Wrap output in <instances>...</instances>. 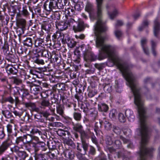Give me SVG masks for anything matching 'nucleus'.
Returning <instances> with one entry per match:
<instances>
[{"label":"nucleus","mask_w":160,"mask_h":160,"mask_svg":"<svg viewBox=\"0 0 160 160\" xmlns=\"http://www.w3.org/2000/svg\"><path fill=\"white\" fill-rule=\"evenodd\" d=\"M107 31L101 32L100 30L94 32L96 46L100 49L97 59L101 60L105 58L104 54L107 55L111 62L116 65L121 72L122 74L127 81L129 87L134 97V103L138 109L139 118H147L145 109L141 99L140 91L141 88L138 86L137 77L132 73L129 69L128 64L122 62L116 51L115 48L111 45L105 44V37L102 34Z\"/></svg>","instance_id":"obj_1"},{"label":"nucleus","mask_w":160,"mask_h":160,"mask_svg":"<svg viewBox=\"0 0 160 160\" xmlns=\"http://www.w3.org/2000/svg\"><path fill=\"white\" fill-rule=\"evenodd\" d=\"M97 3L96 13L93 12L94 9L92 5L88 2L86 6L85 10L89 14L90 19L97 21L94 26V32L100 30L101 32L108 31V28L105 23L102 20V3L103 0H96Z\"/></svg>","instance_id":"obj_2"},{"label":"nucleus","mask_w":160,"mask_h":160,"mask_svg":"<svg viewBox=\"0 0 160 160\" xmlns=\"http://www.w3.org/2000/svg\"><path fill=\"white\" fill-rule=\"evenodd\" d=\"M57 134L63 138L64 143L69 146H73L74 143L73 141L69 137L70 133L67 131L63 130L62 129H59L57 132Z\"/></svg>","instance_id":"obj_3"},{"label":"nucleus","mask_w":160,"mask_h":160,"mask_svg":"<svg viewBox=\"0 0 160 160\" xmlns=\"http://www.w3.org/2000/svg\"><path fill=\"white\" fill-rule=\"evenodd\" d=\"M36 112L39 115H34L35 118L37 119V122L44 123L46 125L45 127H46V125H47V122H45L44 119L42 118V116L45 118L46 120H47L48 118L51 115L50 113L47 111L40 110L39 108L38 111Z\"/></svg>","instance_id":"obj_4"},{"label":"nucleus","mask_w":160,"mask_h":160,"mask_svg":"<svg viewBox=\"0 0 160 160\" xmlns=\"http://www.w3.org/2000/svg\"><path fill=\"white\" fill-rule=\"evenodd\" d=\"M57 3V1L56 0H50L48 4L47 3V2L44 3V8L48 11L56 10L58 9Z\"/></svg>","instance_id":"obj_5"},{"label":"nucleus","mask_w":160,"mask_h":160,"mask_svg":"<svg viewBox=\"0 0 160 160\" xmlns=\"http://www.w3.org/2000/svg\"><path fill=\"white\" fill-rule=\"evenodd\" d=\"M11 150L17 154L19 160H25L26 158L28 156L25 151H20L19 148L18 146H15L13 149H11Z\"/></svg>","instance_id":"obj_6"},{"label":"nucleus","mask_w":160,"mask_h":160,"mask_svg":"<svg viewBox=\"0 0 160 160\" xmlns=\"http://www.w3.org/2000/svg\"><path fill=\"white\" fill-rule=\"evenodd\" d=\"M26 83L27 84V86H28V88H29L32 93L34 95L37 94L40 91L41 87L40 86H37L34 83L32 82L29 81H27Z\"/></svg>","instance_id":"obj_7"},{"label":"nucleus","mask_w":160,"mask_h":160,"mask_svg":"<svg viewBox=\"0 0 160 160\" xmlns=\"http://www.w3.org/2000/svg\"><path fill=\"white\" fill-rule=\"evenodd\" d=\"M50 103L49 100L45 98H43L41 102V107L42 108H45L46 107H49V109L51 112H52V115L55 116H57V114L55 113V108H53L51 107Z\"/></svg>","instance_id":"obj_8"},{"label":"nucleus","mask_w":160,"mask_h":160,"mask_svg":"<svg viewBox=\"0 0 160 160\" xmlns=\"http://www.w3.org/2000/svg\"><path fill=\"white\" fill-rule=\"evenodd\" d=\"M41 48H37L36 49V51L38 53L41 54L42 57H45V59H44V61L46 62H47L50 59V56L49 55V53L50 54L51 53L46 50L45 47H41Z\"/></svg>","instance_id":"obj_9"},{"label":"nucleus","mask_w":160,"mask_h":160,"mask_svg":"<svg viewBox=\"0 0 160 160\" xmlns=\"http://www.w3.org/2000/svg\"><path fill=\"white\" fill-rule=\"evenodd\" d=\"M35 152L40 150L43 151H46L47 149V147L43 142H40L37 144H34L33 146Z\"/></svg>","instance_id":"obj_10"},{"label":"nucleus","mask_w":160,"mask_h":160,"mask_svg":"<svg viewBox=\"0 0 160 160\" xmlns=\"http://www.w3.org/2000/svg\"><path fill=\"white\" fill-rule=\"evenodd\" d=\"M160 30V21L157 18L154 22V36L157 38H158Z\"/></svg>","instance_id":"obj_11"},{"label":"nucleus","mask_w":160,"mask_h":160,"mask_svg":"<svg viewBox=\"0 0 160 160\" xmlns=\"http://www.w3.org/2000/svg\"><path fill=\"white\" fill-rule=\"evenodd\" d=\"M73 29L75 32L83 31L85 28L84 22L83 21L77 22Z\"/></svg>","instance_id":"obj_12"},{"label":"nucleus","mask_w":160,"mask_h":160,"mask_svg":"<svg viewBox=\"0 0 160 160\" xmlns=\"http://www.w3.org/2000/svg\"><path fill=\"white\" fill-rule=\"evenodd\" d=\"M52 37L53 41H54L56 39H57L58 41H60L61 40L63 43H64L63 36L60 32L59 31L56 32L52 35Z\"/></svg>","instance_id":"obj_13"},{"label":"nucleus","mask_w":160,"mask_h":160,"mask_svg":"<svg viewBox=\"0 0 160 160\" xmlns=\"http://www.w3.org/2000/svg\"><path fill=\"white\" fill-rule=\"evenodd\" d=\"M7 72L8 74H16L18 72V70L12 65L8 64L6 67Z\"/></svg>","instance_id":"obj_14"},{"label":"nucleus","mask_w":160,"mask_h":160,"mask_svg":"<svg viewBox=\"0 0 160 160\" xmlns=\"http://www.w3.org/2000/svg\"><path fill=\"white\" fill-rule=\"evenodd\" d=\"M23 105H24L26 108H30L33 111L38 112V108L36 107L35 104L31 102H24L22 103Z\"/></svg>","instance_id":"obj_15"},{"label":"nucleus","mask_w":160,"mask_h":160,"mask_svg":"<svg viewBox=\"0 0 160 160\" xmlns=\"http://www.w3.org/2000/svg\"><path fill=\"white\" fill-rule=\"evenodd\" d=\"M50 59H52L54 62L59 63L60 62L61 57L60 55L58 53L55 52H52L51 53H50Z\"/></svg>","instance_id":"obj_16"},{"label":"nucleus","mask_w":160,"mask_h":160,"mask_svg":"<svg viewBox=\"0 0 160 160\" xmlns=\"http://www.w3.org/2000/svg\"><path fill=\"white\" fill-rule=\"evenodd\" d=\"M11 144L7 142H3L0 146V155H2L10 147Z\"/></svg>","instance_id":"obj_17"},{"label":"nucleus","mask_w":160,"mask_h":160,"mask_svg":"<svg viewBox=\"0 0 160 160\" xmlns=\"http://www.w3.org/2000/svg\"><path fill=\"white\" fill-rule=\"evenodd\" d=\"M46 45L44 40L42 38H38L35 41V45L37 48H42L41 47H45Z\"/></svg>","instance_id":"obj_18"},{"label":"nucleus","mask_w":160,"mask_h":160,"mask_svg":"<svg viewBox=\"0 0 160 160\" xmlns=\"http://www.w3.org/2000/svg\"><path fill=\"white\" fill-rule=\"evenodd\" d=\"M66 42L68 47L70 48H73L76 45L77 42L73 39H71L70 38L67 37L66 38L64 43Z\"/></svg>","instance_id":"obj_19"},{"label":"nucleus","mask_w":160,"mask_h":160,"mask_svg":"<svg viewBox=\"0 0 160 160\" xmlns=\"http://www.w3.org/2000/svg\"><path fill=\"white\" fill-rule=\"evenodd\" d=\"M28 10V8L26 6L23 7L21 13H17V16L20 17L21 15H22L25 17H28L30 13Z\"/></svg>","instance_id":"obj_20"},{"label":"nucleus","mask_w":160,"mask_h":160,"mask_svg":"<svg viewBox=\"0 0 160 160\" xmlns=\"http://www.w3.org/2000/svg\"><path fill=\"white\" fill-rule=\"evenodd\" d=\"M56 27L59 30L62 31L66 29L68 26L66 22H62L57 23L56 24Z\"/></svg>","instance_id":"obj_21"},{"label":"nucleus","mask_w":160,"mask_h":160,"mask_svg":"<svg viewBox=\"0 0 160 160\" xmlns=\"http://www.w3.org/2000/svg\"><path fill=\"white\" fill-rule=\"evenodd\" d=\"M17 23L19 27L25 28L26 25V21L23 18H19L17 19Z\"/></svg>","instance_id":"obj_22"},{"label":"nucleus","mask_w":160,"mask_h":160,"mask_svg":"<svg viewBox=\"0 0 160 160\" xmlns=\"http://www.w3.org/2000/svg\"><path fill=\"white\" fill-rule=\"evenodd\" d=\"M72 128L74 131L78 132L79 133H80L83 130V126L79 123H77L75 124L73 123Z\"/></svg>","instance_id":"obj_23"},{"label":"nucleus","mask_w":160,"mask_h":160,"mask_svg":"<svg viewBox=\"0 0 160 160\" xmlns=\"http://www.w3.org/2000/svg\"><path fill=\"white\" fill-rule=\"evenodd\" d=\"M108 109V107L106 104L100 103L98 104V109L100 111L106 112Z\"/></svg>","instance_id":"obj_24"},{"label":"nucleus","mask_w":160,"mask_h":160,"mask_svg":"<svg viewBox=\"0 0 160 160\" xmlns=\"http://www.w3.org/2000/svg\"><path fill=\"white\" fill-rule=\"evenodd\" d=\"M78 21H75L73 19L71 18H68V20L66 22L68 26L72 27L73 29Z\"/></svg>","instance_id":"obj_25"},{"label":"nucleus","mask_w":160,"mask_h":160,"mask_svg":"<svg viewBox=\"0 0 160 160\" xmlns=\"http://www.w3.org/2000/svg\"><path fill=\"white\" fill-rule=\"evenodd\" d=\"M58 7V9H62L64 8L67 3L68 0H58L57 1Z\"/></svg>","instance_id":"obj_26"},{"label":"nucleus","mask_w":160,"mask_h":160,"mask_svg":"<svg viewBox=\"0 0 160 160\" xmlns=\"http://www.w3.org/2000/svg\"><path fill=\"white\" fill-rule=\"evenodd\" d=\"M150 42L151 44V50L152 54L154 56H156L157 55L156 52V51L157 46L156 42L153 40H152Z\"/></svg>","instance_id":"obj_27"},{"label":"nucleus","mask_w":160,"mask_h":160,"mask_svg":"<svg viewBox=\"0 0 160 160\" xmlns=\"http://www.w3.org/2000/svg\"><path fill=\"white\" fill-rule=\"evenodd\" d=\"M80 134V137L81 141L86 140V139L89 138V135L88 132L85 131L84 129L79 133Z\"/></svg>","instance_id":"obj_28"},{"label":"nucleus","mask_w":160,"mask_h":160,"mask_svg":"<svg viewBox=\"0 0 160 160\" xmlns=\"http://www.w3.org/2000/svg\"><path fill=\"white\" fill-rule=\"evenodd\" d=\"M23 45L28 47H32V39L30 38H27L23 41Z\"/></svg>","instance_id":"obj_29"},{"label":"nucleus","mask_w":160,"mask_h":160,"mask_svg":"<svg viewBox=\"0 0 160 160\" xmlns=\"http://www.w3.org/2000/svg\"><path fill=\"white\" fill-rule=\"evenodd\" d=\"M63 107L61 104L58 105L56 106V111L57 113L60 115L63 116L64 114Z\"/></svg>","instance_id":"obj_30"},{"label":"nucleus","mask_w":160,"mask_h":160,"mask_svg":"<svg viewBox=\"0 0 160 160\" xmlns=\"http://www.w3.org/2000/svg\"><path fill=\"white\" fill-rule=\"evenodd\" d=\"M125 114L126 116L131 120H133L134 118L133 112L130 109H127L125 112Z\"/></svg>","instance_id":"obj_31"},{"label":"nucleus","mask_w":160,"mask_h":160,"mask_svg":"<svg viewBox=\"0 0 160 160\" xmlns=\"http://www.w3.org/2000/svg\"><path fill=\"white\" fill-rule=\"evenodd\" d=\"M47 146L50 150H55L56 149V143L54 142H52V141H50L47 142Z\"/></svg>","instance_id":"obj_32"},{"label":"nucleus","mask_w":160,"mask_h":160,"mask_svg":"<svg viewBox=\"0 0 160 160\" xmlns=\"http://www.w3.org/2000/svg\"><path fill=\"white\" fill-rule=\"evenodd\" d=\"M30 132L32 134H36L37 136H40L42 134V133L41 131L36 128H32V127L31 130H30Z\"/></svg>","instance_id":"obj_33"},{"label":"nucleus","mask_w":160,"mask_h":160,"mask_svg":"<svg viewBox=\"0 0 160 160\" xmlns=\"http://www.w3.org/2000/svg\"><path fill=\"white\" fill-rule=\"evenodd\" d=\"M2 113L6 118H11L13 117L12 113L8 110L2 111Z\"/></svg>","instance_id":"obj_34"},{"label":"nucleus","mask_w":160,"mask_h":160,"mask_svg":"<svg viewBox=\"0 0 160 160\" xmlns=\"http://www.w3.org/2000/svg\"><path fill=\"white\" fill-rule=\"evenodd\" d=\"M56 89L59 91L60 90L64 91L66 89L65 85L63 83H58L54 86Z\"/></svg>","instance_id":"obj_35"},{"label":"nucleus","mask_w":160,"mask_h":160,"mask_svg":"<svg viewBox=\"0 0 160 160\" xmlns=\"http://www.w3.org/2000/svg\"><path fill=\"white\" fill-rule=\"evenodd\" d=\"M51 25L49 23H45L42 25V30L48 31L50 30Z\"/></svg>","instance_id":"obj_36"},{"label":"nucleus","mask_w":160,"mask_h":160,"mask_svg":"<svg viewBox=\"0 0 160 160\" xmlns=\"http://www.w3.org/2000/svg\"><path fill=\"white\" fill-rule=\"evenodd\" d=\"M35 160H46L44 154L40 153L35 154Z\"/></svg>","instance_id":"obj_37"},{"label":"nucleus","mask_w":160,"mask_h":160,"mask_svg":"<svg viewBox=\"0 0 160 160\" xmlns=\"http://www.w3.org/2000/svg\"><path fill=\"white\" fill-rule=\"evenodd\" d=\"M24 139H25V142H32V136L29 134H27L23 136Z\"/></svg>","instance_id":"obj_38"},{"label":"nucleus","mask_w":160,"mask_h":160,"mask_svg":"<svg viewBox=\"0 0 160 160\" xmlns=\"http://www.w3.org/2000/svg\"><path fill=\"white\" fill-rule=\"evenodd\" d=\"M62 14V12L61 11H55L53 14L54 20H59Z\"/></svg>","instance_id":"obj_39"},{"label":"nucleus","mask_w":160,"mask_h":160,"mask_svg":"<svg viewBox=\"0 0 160 160\" xmlns=\"http://www.w3.org/2000/svg\"><path fill=\"white\" fill-rule=\"evenodd\" d=\"M104 126L105 129L107 131L110 130L112 128L111 123L106 121L104 122Z\"/></svg>","instance_id":"obj_40"},{"label":"nucleus","mask_w":160,"mask_h":160,"mask_svg":"<svg viewBox=\"0 0 160 160\" xmlns=\"http://www.w3.org/2000/svg\"><path fill=\"white\" fill-rule=\"evenodd\" d=\"M14 127L10 124H8L6 126L7 131L8 135V136L11 135L12 132Z\"/></svg>","instance_id":"obj_41"},{"label":"nucleus","mask_w":160,"mask_h":160,"mask_svg":"<svg viewBox=\"0 0 160 160\" xmlns=\"http://www.w3.org/2000/svg\"><path fill=\"white\" fill-rule=\"evenodd\" d=\"M74 118L77 121H80L82 118V115L80 113L74 112L73 114Z\"/></svg>","instance_id":"obj_42"},{"label":"nucleus","mask_w":160,"mask_h":160,"mask_svg":"<svg viewBox=\"0 0 160 160\" xmlns=\"http://www.w3.org/2000/svg\"><path fill=\"white\" fill-rule=\"evenodd\" d=\"M31 127H30L28 126H27L26 125H22L21 126V128L20 129L22 132H27L28 131L30 132V130H31Z\"/></svg>","instance_id":"obj_43"},{"label":"nucleus","mask_w":160,"mask_h":160,"mask_svg":"<svg viewBox=\"0 0 160 160\" xmlns=\"http://www.w3.org/2000/svg\"><path fill=\"white\" fill-rule=\"evenodd\" d=\"M55 150V152L54 153L53 152H49L48 153L47 155L50 157V158L52 159L55 158L57 156V153L58 152V151L57 149H56Z\"/></svg>","instance_id":"obj_44"},{"label":"nucleus","mask_w":160,"mask_h":160,"mask_svg":"<svg viewBox=\"0 0 160 160\" xmlns=\"http://www.w3.org/2000/svg\"><path fill=\"white\" fill-rule=\"evenodd\" d=\"M81 142L82 147L85 152H86L88 149V144L86 142V140L81 141Z\"/></svg>","instance_id":"obj_45"},{"label":"nucleus","mask_w":160,"mask_h":160,"mask_svg":"<svg viewBox=\"0 0 160 160\" xmlns=\"http://www.w3.org/2000/svg\"><path fill=\"white\" fill-rule=\"evenodd\" d=\"M104 91L107 92H110L112 91V87L110 84L106 85L103 88Z\"/></svg>","instance_id":"obj_46"},{"label":"nucleus","mask_w":160,"mask_h":160,"mask_svg":"<svg viewBox=\"0 0 160 160\" xmlns=\"http://www.w3.org/2000/svg\"><path fill=\"white\" fill-rule=\"evenodd\" d=\"M13 82L14 84L18 85L22 82V80L18 77H14L13 78Z\"/></svg>","instance_id":"obj_47"},{"label":"nucleus","mask_w":160,"mask_h":160,"mask_svg":"<svg viewBox=\"0 0 160 160\" xmlns=\"http://www.w3.org/2000/svg\"><path fill=\"white\" fill-rule=\"evenodd\" d=\"M119 120L121 122L124 123L126 121V118L124 114L120 113L118 115Z\"/></svg>","instance_id":"obj_48"},{"label":"nucleus","mask_w":160,"mask_h":160,"mask_svg":"<svg viewBox=\"0 0 160 160\" xmlns=\"http://www.w3.org/2000/svg\"><path fill=\"white\" fill-rule=\"evenodd\" d=\"M102 125V122H101L96 123L94 130L96 132H97V131H98L100 130V129L101 128Z\"/></svg>","instance_id":"obj_49"},{"label":"nucleus","mask_w":160,"mask_h":160,"mask_svg":"<svg viewBox=\"0 0 160 160\" xmlns=\"http://www.w3.org/2000/svg\"><path fill=\"white\" fill-rule=\"evenodd\" d=\"M24 138L23 137H19L17 138L16 140V143L18 145H20L22 142L23 143Z\"/></svg>","instance_id":"obj_50"},{"label":"nucleus","mask_w":160,"mask_h":160,"mask_svg":"<svg viewBox=\"0 0 160 160\" xmlns=\"http://www.w3.org/2000/svg\"><path fill=\"white\" fill-rule=\"evenodd\" d=\"M106 142L107 145H111L113 143L112 138L110 136H107L106 138Z\"/></svg>","instance_id":"obj_51"},{"label":"nucleus","mask_w":160,"mask_h":160,"mask_svg":"<svg viewBox=\"0 0 160 160\" xmlns=\"http://www.w3.org/2000/svg\"><path fill=\"white\" fill-rule=\"evenodd\" d=\"M117 114V112L115 109H113L109 113V116L112 118H114Z\"/></svg>","instance_id":"obj_52"},{"label":"nucleus","mask_w":160,"mask_h":160,"mask_svg":"<svg viewBox=\"0 0 160 160\" xmlns=\"http://www.w3.org/2000/svg\"><path fill=\"white\" fill-rule=\"evenodd\" d=\"M31 142H23L24 146L26 150L30 152L31 150Z\"/></svg>","instance_id":"obj_53"},{"label":"nucleus","mask_w":160,"mask_h":160,"mask_svg":"<svg viewBox=\"0 0 160 160\" xmlns=\"http://www.w3.org/2000/svg\"><path fill=\"white\" fill-rule=\"evenodd\" d=\"M82 93V90L79 89L77 93L75 95V98L78 100H80V99H82L83 98V97L81 94Z\"/></svg>","instance_id":"obj_54"},{"label":"nucleus","mask_w":160,"mask_h":160,"mask_svg":"<svg viewBox=\"0 0 160 160\" xmlns=\"http://www.w3.org/2000/svg\"><path fill=\"white\" fill-rule=\"evenodd\" d=\"M13 113L16 116L20 118L22 115L23 113V112L21 110L18 111L14 110L13 112Z\"/></svg>","instance_id":"obj_55"},{"label":"nucleus","mask_w":160,"mask_h":160,"mask_svg":"<svg viewBox=\"0 0 160 160\" xmlns=\"http://www.w3.org/2000/svg\"><path fill=\"white\" fill-rule=\"evenodd\" d=\"M114 34L116 37L119 38L122 35V32L120 30L117 29L114 31Z\"/></svg>","instance_id":"obj_56"},{"label":"nucleus","mask_w":160,"mask_h":160,"mask_svg":"<svg viewBox=\"0 0 160 160\" xmlns=\"http://www.w3.org/2000/svg\"><path fill=\"white\" fill-rule=\"evenodd\" d=\"M114 146L117 148H120L122 146V143L120 140H116L114 142Z\"/></svg>","instance_id":"obj_57"},{"label":"nucleus","mask_w":160,"mask_h":160,"mask_svg":"<svg viewBox=\"0 0 160 160\" xmlns=\"http://www.w3.org/2000/svg\"><path fill=\"white\" fill-rule=\"evenodd\" d=\"M113 131L117 134H119L121 132V130L118 127L113 126Z\"/></svg>","instance_id":"obj_58"},{"label":"nucleus","mask_w":160,"mask_h":160,"mask_svg":"<svg viewBox=\"0 0 160 160\" xmlns=\"http://www.w3.org/2000/svg\"><path fill=\"white\" fill-rule=\"evenodd\" d=\"M147 40L146 38H142L141 40V44L142 48L147 46Z\"/></svg>","instance_id":"obj_59"},{"label":"nucleus","mask_w":160,"mask_h":160,"mask_svg":"<svg viewBox=\"0 0 160 160\" xmlns=\"http://www.w3.org/2000/svg\"><path fill=\"white\" fill-rule=\"evenodd\" d=\"M89 117L91 118L92 120L94 121L96 119L97 117V113L95 111L92 112L90 113Z\"/></svg>","instance_id":"obj_60"},{"label":"nucleus","mask_w":160,"mask_h":160,"mask_svg":"<svg viewBox=\"0 0 160 160\" xmlns=\"http://www.w3.org/2000/svg\"><path fill=\"white\" fill-rule=\"evenodd\" d=\"M44 60L40 59L38 57H36V58L34 60V62L38 64H44Z\"/></svg>","instance_id":"obj_61"},{"label":"nucleus","mask_w":160,"mask_h":160,"mask_svg":"<svg viewBox=\"0 0 160 160\" xmlns=\"http://www.w3.org/2000/svg\"><path fill=\"white\" fill-rule=\"evenodd\" d=\"M89 153V154L92 155H94L96 153L95 149L94 147L92 146H90Z\"/></svg>","instance_id":"obj_62"},{"label":"nucleus","mask_w":160,"mask_h":160,"mask_svg":"<svg viewBox=\"0 0 160 160\" xmlns=\"http://www.w3.org/2000/svg\"><path fill=\"white\" fill-rule=\"evenodd\" d=\"M92 53L90 52H87L86 53L84 56V59L87 61L88 60H90L91 59V56Z\"/></svg>","instance_id":"obj_63"},{"label":"nucleus","mask_w":160,"mask_h":160,"mask_svg":"<svg viewBox=\"0 0 160 160\" xmlns=\"http://www.w3.org/2000/svg\"><path fill=\"white\" fill-rule=\"evenodd\" d=\"M97 160H107L106 156L104 153H101L100 156H99L97 158Z\"/></svg>","instance_id":"obj_64"}]
</instances>
